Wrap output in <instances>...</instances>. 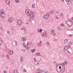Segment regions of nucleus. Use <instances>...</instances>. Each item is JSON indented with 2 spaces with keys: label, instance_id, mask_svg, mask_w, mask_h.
Instances as JSON below:
<instances>
[{
  "label": "nucleus",
  "instance_id": "f257e3e1",
  "mask_svg": "<svg viewBox=\"0 0 73 73\" xmlns=\"http://www.w3.org/2000/svg\"><path fill=\"white\" fill-rule=\"evenodd\" d=\"M65 67L64 66L63 67H62V65H58L56 68V70L58 72H60V71H62L63 72L65 71Z\"/></svg>",
  "mask_w": 73,
  "mask_h": 73
},
{
  "label": "nucleus",
  "instance_id": "f03ea898",
  "mask_svg": "<svg viewBox=\"0 0 73 73\" xmlns=\"http://www.w3.org/2000/svg\"><path fill=\"white\" fill-rule=\"evenodd\" d=\"M50 16V15L49 14H48V15L45 14L44 15V18L46 19H49V17Z\"/></svg>",
  "mask_w": 73,
  "mask_h": 73
},
{
  "label": "nucleus",
  "instance_id": "7ed1b4c3",
  "mask_svg": "<svg viewBox=\"0 0 73 73\" xmlns=\"http://www.w3.org/2000/svg\"><path fill=\"white\" fill-rule=\"evenodd\" d=\"M67 24L68 25H69V26H71V25H72V22L71 21H68Z\"/></svg>",
  "mask_w": 73,
  "mask_h": 73
},
{
  "label": "nucleus",
  "instance_id": "20e7f679",
  "mask_svg": "<svg viewBox=\"0 0 73 73\" xmlns=\"http://www.w3.org/2000/svg\"><path fill=\"white\" fill-rule=\"evenodd\" d=\"M30 12H31V11L29 9H27L26 10V13L27 15H29L30 14Z\"/></svg>",
  "mask_w": 73,
  "mask_h": 73
},
{
  "label": "nucleus",
  "instance_id": "39448f33",
  "mask_svg": "<svg viewBox=\"0 0 73 73\" xmlns=\"http://www.w3.org/2000/svg\"><path fill=\"white\" fill-rule=\"evenodd\" d=\"M70 0H65L66 2L68 3V4H69L71 3V1Z\"/></svg>",
  "mask_w": 73,
  "mask_h": 73
},
{
  "label": "nucleus",
  "instance_id": "423d86ee",
  "mask_svg": "<svg viewBox=\"0 0 73 73\" xmlns=\"http://www.w3.org/2000/svg\"><path fill=\"white\" fill-rule=\"evenodd\" d=\"M18 24H19V25H20L21 24V20H18L17 21Z\"/></svg>",
  "mask_w": 73,
  "mask_h": 73
},
{
  "label": "nucleus",
  "instance_id": "0eeeda50",
  "mask_svg": "<svg viewBox=\"0 0 73 73\" xmlns=\"http://www.w3.org/2000/svg\"><path fill=\"white\" fill-rule=\"evenodd\" d=\"M27 45L28 46H30L31 45V43L29 42H27Z\"/></svg>",
  "mask_w": 73,
  "mask_h": 73
},
{
  "label": "nucleus",
  "instance_id": "6e6552de",
  "mask_svg": "<svg viewBox=\"0 0 73 73\" xmlns=\"http://www.w3.org/2000/svg\"><path fill=\"white\" fill-rule=\"evenodd\" d=\"M6 3L7 5H9L10 4V3L9 2V0H7Z\"/></svg>",
  "mask_w": 73,
  "mask_h": 73
},
{
  "label": "nucleus",
  "instance_id": "1a4fd4ad",
  "mask_svg": "<svg viewBox=\"0 0 73 73\" xmlns=\"http://www.w3.org/2000/svg\"><path fill=\"white\" fill-rule=\"evenodd\" d=\"M42 29H40V30L39 29L38 30V32H40V33H41L42 32Z\"/></svg>",
  "mask_w": 73,
  "mask_h": 73
},
{
  "label": "nucleus",
  "instance_id": "9d476101",
  "mask_svg": "<svg viewBox=\"0 0 73 73\" xmlns=\"http://www.w3.org/2000/svg\"><path fill=\"white\" fill-rule=\"evenodd\" d=\"M13 50H10V53L11 54V55H12V54H13Z\"/></svg>",
  "mask_w": 73,
  "mask_h": 73
},
{
  "label": "nucleus",
  "instance_id": "9b49d317",
  "mask_svg": "<svg viewBox=\"0 0 73 73\" xmlns=\"http://www.w3.org/2000/svg\"><path fill=\"white\" fill-rule=\"evenodd\" d=\"M64 49L65 50H66L68 49V47L67 46H66L64 47Z\"/></svg>",
  "mask_w": 73,
  "mask_h": 73
},
{
  "label": "nucleus",
  "instance_id": "f8f14e48",
  "mask_svg": "<svg viewBox=\"0 0 73 73\" xmlns=\"http://www.w3.org/2000/svg\"><path fill=\"white\" fill-rule=\"evenodd\" d=\"M36 55L37 56H41V54L39 53H36Z\"/></svg>",
  "mask_w": 73,
  "mask_h": 73
},
{
  "label": "nucleus",
  "instance_id": "ddd939ff",
  "mask_svg": "<svg viewBox=\"0 0 73 73\" xmlns=\"http://www.w3.org/2000/svg\"><path fill=\"white\" fill-rule=\"evenodd\" d=\"M66 64H67V62H66V61H65L64 62H63V65H66Z\"/></svg>",
  "mask_w": 73,
  "mask_h": 73
},
{
  "label": "nucleus",
  "instance_id": "4468645a",
  "mask_svg": "<svg viewBox=\"0 0 73 73\" xmlns=\"http://www.w3.org/2000/svg\"><path fill=\"white\" fill-rule=\"evenodd\" d=\"M36 51V49H33L32 51H31V52L32 53H33L34 52Z\"/></svg>",
  "mask_w": 73,
  "mask_h": 73
},
{
  "label": "nucleus",
  "instance_id": "2eb2a0df",
  "mask_svg": "<svg viewBox=\"0 0 73 73\" xmlns=\"http://www.w3.org/2000/svg\"><path fill=\"white\" fill-rule=\"evenodd\" d=\"M21 40L22 41H24V40H25V38H22L21 39Z\"/></svg>",
  "mask_w": 73,
  "mask_h": 73
},
{
  "label": "nucleus",
  "instance_id": "dca6fc26",
  "mask_svg": "<svg viewBox=\"0 0 73 73\" xmlns=\"http://www.w3.org/2000/svg\"><path fill=\"white\" fill-rule=\"evenodd\" d=\"M68 41V39H66L64 40V42L65 43L67 42Z\"/></svg>",
  "mask_w": 73,
  "mask_h": 73
},
{
  "label": "nucleus",
  "instance_id": "f3484780",
  "mask_svg": "<svg viewBox=\"0 0 73 73\" xmlns=\"http://www.w3.org/2000/svg\"><path fill=\"white\" fill-rule=\"evenodd\" d=\"M1 17H4L5 16V14H2V15H1Z\"/></svg>",
  "mask_w": 73,
  "mask_h": 73
},
{
  "label": "nucleus",
  "instance_id": "a211bd4d",
  "mask_svg": "<svg viewBox=\"0 0 73 73\" xmlns=\"http://www.w3.org/2000/svg\"><path fill=\"white\" fill-rule=\"evenodd\" d=\"M23 57H21V61L20 62H23Z\"/></svg>",
  "mask_w": 73,
  "mask_h": 73
},
{
  "label": "nucleus",
  "instance_id": "6ab92c4d",
  "mask_svg": "<svg viewBox=\"0 0 73 73\" xmlns=\"http://www.w3.org/2000/svg\"><path fill=\"white\" fill-rule=\"evenodd\" d=\"M0 44L1 45H2L3 44V41H0Z\"/></svg>",
  "mask_w": 73,
  "mask_h": 73
},
{
  "label": "nucleus",
  "instance_id": "aec40b11",
  "mask_svg": "<svg viewBox=\"0 0 73 73\" xmlns=\"http://www.w3.org/2000/svg\"><path fill=\"white\" fill-rule=\"evenodd\" d=\"M14 42L15 43L16 45H17V42H16V40H15L14 41Z\"/></svg>",
  "mask_w": 73,
  "mask_h": 73
},
{
  "label": "nucleus",
  "instance_id": "412c9836",
  "mask_svg": "<svg viewBox=\"0 0 73 73\" xmlns=\"http://www.w3.org/2000/svg\"><path fill=\"white\" fill-rule=\"evenodd\" d=\"M54 30H52L51 31V33H54Z\"/></svg>",
  "mask_w": 73,
  "mask_h": 73
},
{
  "label": "nucleus",
  "instance_id": "4be33fe9",
  "mask_svg": "<svg viewBox=\"0 0 73 73\" xmlns=\"http://www.w3.org/2000/svg\"><path fill=\"white\" fill-rule=\"evenodd\" d=\"M31 17H33V14H31L30 15Z\"/></svg>",
  "mask_w": 73,
  "mask_h": 73
},
{
  "label": "nucleus",
  "instance_id": "5701e85b",
  "mask_svg": "<svg viewBox=\"0 0 73 73\" xmlns=\"http://www.w3.org/2000/svg\"><path fill=\"white\" fill-rule=\"evenodd\" d=\"M3 11H4V10H2L1 13H2V14H4V12H3Z\"/></svg>",
  "mask_w": 73,
  "mask_h": 73
},
{
  "label": "nucleus",
  "instance_id": "b1692460",
  "mask_svg": "<svg viewBox=\"0 0 73 73\" xmlns=\"http://www.w3.org/2000/svg\"><path fill=\"white\" fill-rule=\"evenodd\" d=\"M32 7H33L34 8L35 7V4H34L32 5Z\"/></svg>",
  "mask_w": 73,
  "mask_h": 73
},
{
  "label": "nucleus",
  "instance_id": "393cba45",
  "mask_svg": "<svg viewBox=\"0 0 73 73\" xmlns=\"http://www.w3.org/2000/svg\"><path fill=\"white\" fill-rule=\"evenodd\" d=\"M43 34L44 35H46V32L45 31L43 33Z\"/></svg>",
  "mask_w": 73,
  "mask_h": 73
},
{
  "label": "nucleus",
  "instance_id": "a878e982",
  "mask_svg": "<svg viewBox=\"0 0 73 73\" xmlns=\"http://www.w3.org/2000/svg\"><path fill=\"white\" fill-rule=\"evenodd\" d=\"M15 2L16 3H19V0H16Z\"/></svg>",
  "mask_w": 73,
  "mask_h": 73
},
{
  "label": "nucleus",
  "instance_id": "bb28decb",
  "mask_svg": "<svg viewBox=\"0 0 73 73\" xmlns=\"http://www.w3.org/2000/svg\"><path fill=\"white\" fill-rule=\"evenodd\" d=\"M14 73H17V70H15L14 71Z\"/></svg>",
  "mask_w": 73,
  "mask_h": 73
},
{
  "label": "nucleus",
  "instance_id": "cd10ccee",
  "mask_svg": "<svg viewBox=\"0 0 73 73\" xmlns=\"http://www.w3.org/2000/svg\"><path fill=\"white\" fill-rule=\"evenodd\" d=\"M25 48L26 49H28V47L27 46H25Z\"/></svg>",
  "mask_w": 73,
  "mask_h": 73
},
{
  "label": "nucleus",
  "instance_id": "c85d7f7f",
  "mask_svg": "<svg viewBox=\"0 0 73 73\" xmlns=\"http://www.w3.org/2000/svg\"><path fill=\"white\" fill-rule=\"evenodd\" d=\"M30 21H32L33 20V18H30Z\"/></svg>",
  "mask_w": 73,
  "mask_h": 73
},
{
  "label": "nucleus",
  "instance_id": "c756f323",
  "mask_svg": "<svg viewBox=\"0 0 73 73\" xmlns=\"http://www.w3.org/2000/svg\"><path fill=\"white\" fill-rule=\"evenodd\" d=\"M37 45H38L39 46H41V45L40 43H38Z\"/></svg>",
  "mask_w": 73,
  "mask_h": 73
},
{
  "label": "nucleus",
  "instance_id": "7c9ffc66",
  "mask_svg": "<svg viewBox=\"0 0 73 73\" xmlns=\"http://www.w3.org/2000/svg\"><path fill=\"white\" fill-rule=\"evenodd\" d=\"M68 21H65V23L66 24H68Z\"/></svg>",
  "mask_w": 73,
  "mask_h": 73
},
{
  "label": "nucleus",
  "instance_id": "2f4dec72",
  "mask_svg": "<svg viewBox=\"0 0 73 73\" xmlns=\"http://www.w3.org/2000/svg\"><path fill=\"white\" fill-rule=\"evenodd\" d=\"M36 58H34V61H35V62H36Z\"/></svg>",
  "mask_w": 73,
  "mask_h": 73
},
{
  "label": "nucleus",
  "instance_id": "473e14b6",
  "mask_svg": "<svg viewBox=\"0 0 73 73\" xmlns=\"http://www.w3.org/2000/svg\"><path fill=\"white\" fill-rule=\"evenodd\" d=\"M53 11H52L50 12V14L52 15V14H53Z\"/></svg>",
  "mask_w": 73,
  "mask_h": 73
},
{
  "label": "nucleus",
  "instance_id": "72a5a7b5",
  "mask_svg": "<svg viewBox=\"0 0 73 73\" xmlns=\"http://www.w3.org/2000/svg\"><path fill=\"white\" fill-rule=\"evenodd\" d=\"M6 57L7 58H9V57H8V54L7 55Z\"/></svg>",
  "mask_w": 73,
  "mask_h": 73
},
{
  "label": "nucleus",
  "instance_id": "f704fd0d",
  "mask_svg": "<svg viewBox=\"0 0 73 73\" xmlns=\"http://www.w3.org/2000/svg\"><path fill=\"white\" fill-rule=\"evenodd\" d=\"M5 57V55L4 54L2 55V57Z\"/></svg>",
  "mask_w": 73,
  "mask_h": 73
},
{
  "label": "nucleus",
  "instance_id": "c9c22d12",
  "mask_svg": "<svg viewBox=\"0 0 73 73\" xmlns=\"http://www.w3.org/2000/svg\"><path fill=\"white\" fill-rule=\"evenodd\" d=\"M22 52H25V50L22 49Z\"/></svg>",
  "mask_w": 73,
  "mask_h": 73
},
{
  "label": "nucleus",
  "instance_id": "e433bc0d",
  "mask_svg": "<svg viewBox=\"0 0 73 73\" xmlns=\"http://www.w3.org/2000/svg\"><path fill=\"white\" fill-rule=\"evenodd\" d=\"M13 19L12 17H11L10 18H9V19H10L9 20H10V21H11V19Z\"/></svg>",
  "mask_w": 73,
  "mask_h": 73
},
{
  "label": "nucleus",
  "instance_id": "4c0bfd02",
  "mask_svg": "<svg viewBox=\"0 0 73 73\" xmlns=\"http://www.w3.org/2000/svg\"><path fill=\"white\" fill-rule=\"evenodd\" d=\"M23 45L24 46H25V43H23Z\"/></svg>",
  "mask_w": 73,
  "mask_h": 73
},
{
  "label": "nucleus",
  "instance_id": "58836bf2",
  "mask_svg": "<svg viewBox=\"0 0 73 73\" xmlns=\"http://www.w3.org/2000/svg\"><path fill=\"white\" fill-rule=\"evenodd\" d=\"M67 46L68 48H70V45H68Z\"/></svg>",
  "mask_w": 73,
  "mask_h": 73
},
{
  "label": "nucleus",
  "instance_id": "ea45409f",
  "mask_svg": "<svg viewBox=\"0 0 73 73\" xmlns=\"http://www.w3.org/2000/svg\"><path fill=\"white\" fill-rule=\"evenodd\" d=\"M38 71H39V72H40V70H40V69H38Z\"/></svg>",
  "mask_w": 73,
  "mask_h": 73
},
{
  "label": "nucleus",
  "instance_id": "a19ab883",
  "mask_svg": "<svg viewBox=\"0 0 73 73\" xmlns=\"http://www.w3.org/2000/svg\"><path fill=\"white\" fill-rule=\"evenodd\" d=\"M57 40V39H55L54 40V41H56Z\"/></svg>",
  "mask_w": 73,
  "mask_h": 73
},
{
  "label": "nucleus",
  "instance_id": "79ce46f5",
  "mask_svg": "<svg viewBox=\"0 0 73 73\" xmlns=\"http://www.w3.org/2000/svg\"><path fill=\"white\" fill-rule=\"evenodd\" d=\"M60 15H61V16H63V13H61Z\"/></svg>",
  "mask_w": 73,
  "mask_h": 73
},
{
  "label": "nucleus",
  "instance_id": "37998d69",
  "mask_svg": "<svg viewBox=\"0 0 73 73\" xmlns=\"http://www.w3.org/2000/svg\"><path fill=\"white\" fill-rule=\"evenodd\" d=\"M45 73H49L47 71H45Z\"/></svg>",
  "mask_w": 73,
  "mask_h": 73
},
{
  "label": "nucleus",
  "instance_id": "c03bdc74",
  "mask_svg": "<svg viewBox=\"0 0 73 73\" xmlns=\"http://www.w3.org/2000/svg\"><path fill=\"white\" fill-rule=\"evenodd\" d=\"M42 37H44V34H42Z\"/></svg>",
  "mask_w": 73,
  "mask_h": 73
},
{
  "label": "nucleus",
  "instance_id": "a18cd8bd",
  "mask_svg": "<svg viewBox=\"0 0 73 73\" xmlns=\"http://www.w3.org/2000/svg\"><path fill=\"white\" fill-rule=\"evenodd\" d=\"M58 29H59V30H61V28L59 27L58 28Z\"/></svg>",
  "mask_w": 73,
  "mask_h": 73
},
{
  "label": "nucleus",
  "instance_id": "49530a36",
  "mask_svg": "<svg viewBox=\"0 0 73 73\" xmlns=\"http://www.w3.org/2000/svg\"><path fill=\"white\" fill-rule=\"evenodd\" d=\"M61 26H64V24H63V23H62L61 24Z\"/></svg>",
  "mask_w": 73,
  "mask_h": 73
},
{
  "label": "nucleus",
  "instance_id": "de8ad7c7",
  "mask_svg": "<svg viewBox=\"0 0 73 73\" xmlns=\"http://www.w3.org/2000/svg\"><path fill=\"white\" fill-rule=\"evenodd\" d=\"M7 33H8V34H9V31H7Z\"/></svg>",
  "mask_w": 73,
  "mask_h": 73
},
{
  "label": "nucleus",
  "instance_id": "09e8293b",
  "mask_svg": "<svg viewBox=\"0 0 73 73\" xmlns=\"http://www.w3.org/2000/svg\"><path fill=\"white\" fill-rule=\"evenodd\" d=\"M9 19L8 20V22L9 23V22L11 21H10V20H9Z\"/></svg>",
  "mask_w": 73,
  "mask_h": 73
},
{
  "label": "nucleus",
  "instance_id": "8fccbe9b",
  "mask_svg": "<svg viewBox=\"0 0 73 73\" xmlns=\"http://www.w3.org/2000/svg\"><path fill=\"white\" fill-rule=\"evenodd\" d=\"M24 72H26V69H25L23 70Z\"/></svg>",
  "mask_w": 73,
  "mask_h": 73
},
{
  "label": "nucleus",
  "instance_id": "3c124183",
  "mask_svg": "<svg viewBox=\"0 0 73 73\" xmlns=\"http://www.w3.org/2000/svg\"><path fill=\"white\" fill-rule=\"evenodd\" d=\"M4 73H7V71H4Z\"/></svg>",
  "mask_w": 73,
  "mask_h": 73
},
{
  "label": "nucleus",
  "instance_id": "603ef678",
  "mask_svg": "<svg viewBox=\"0 0 73 73\" xmlns=\"http://www.w3.org/2000/svg\"><path fill=\"white\" fill-rule=\"evenodd\" d=\"M47 45H49V43L48 42H47Z\"/></svg>",
  "mask_w": 73,
  "mask_h": 73
},
{
  "label": "nucleus",
  "instance_id": "864d4df0",
  "mask_svg": "<svg viewBox=\"0 0 73 73\" xmlns=\"http://www.w3.org/2000/svg\"><path fill=\"white\" fill-rule=\"evenodd\" d=\"M36 72H39V71H38V70H36Z\"/></svg>",
  "mask_w": 73,
  "mask_h": 73
},
{
  "label": "nucleus",
  "instance_id": "5fc2aeb1",
  "mask_svg": "<svg viewBox=\"0 0 73 73\" xmlns=\"http://www.w3.org/2000/svg\"><path fill=\"white\" fill-rule=\"evenodd\" d=\"M13 21V20H11L10 21L11 23H12V21Z\"/></svg>",
  "mask_w": 73,
  "mask_h": 73
},
{
  "label": "nucleus",
  "instance_id": "6e6d98bb",
  "mask_svg": "<svg viewBox=\"0 0 73 73\" xmlns=\"http://www.w3.org/2000/svg\"><path fill=\"white\" fill-rule=\"evenodd\" d=\"M56 19H59V18L57 17H56Z\"/></svg>",
  "mask_w": 73,
  "mask_h": 73
},
{
  "label": "nucleus",
  "instance_id": "4d7b16f0",
  "mask_svg": "<svg viewBox=\"0 0 73 73\" xmlns=\"http://www.w3.org/2000/svg\"><path fill=\"white\" fill-rule=\"evenodd\" d=\"M39 43H40V44H41L42 43V42L41 41H40L39 42Z\"/></svg>",
  "mask_w": 73,
  "mask_h": 73
},
{
  "label": "nucleus",
  "instance_id": "13d9d810",
  "mask_svg": "<svg viewBox=\"0 0 73 73\" xmlns=\"http://www.w3.org/2000/svg\"><path fill=\"white\" fill-rule=\"evenodd\" d=\"M68 53H69L70 54H71L70 52H69V51H68Z\"/></svg>",
  "mask_w": 73,
  "mask_h": 73
},
{
  "label": "nucleus",
  "instance_id": "bf43d9fd",
  "mask_svg": "<svg viewBox=\"0 0 73 73\" xmlns=\"http://www.w3.org/2000/svg\"><path fill=\"white\" fill-rule=\"evenodd\" d=\"M1 30H3V29H2V27H1Z\"/></svg>",
  "mask_w": 73,
  "mask_h": 73
},
{
  "label": "nucleus",
  "instance_id": "052dcab7",
  "mask_svg": "<svg viewBox=\"0 0 73 73\" xmlns=\"http://www.w3.org/2000/svg\"><path fill=\"white\" fill-rule=\"evenodd\" d=\"M0 17H1V15L0 14Z\"/></svg>",
  "mask_w": 73,
  "mask_h": 73
},
{
  "label": "nucleus",
  "instance_id": "680f3d73",
  "mask_svg": "<svg viewBox=\"0 0 73 73\" xmlns=\"http://www.w3.org/2000/svg\"><path fill=\"white\" fill-rule=\"evenodd\" d=\"M40 73H45V72H41Z\"/></svg>",
  "mask_w": 73,
  "mask_h": 73
},
{
  "label": "nucleus",
  "instance_id": "e2e57ef3",
  "mask_svg": "<svg viewBox=\"0 0 73 73\" xmlns=\"http://www.w3.org/2000/svg\"><path fill=\"white\" fill-rule=\"evenodd\" d=\"M21 30H23V28H21Z\"/></svg>",
  "mask_w": 73,
  "mask_h": 73
},
{
  "label": "nucleus",
  "instance_id": "0e129e2a",
  "mask_svg": "<svg viewBox=\"0 0 73 73\" xmlns=\"http://www.w3.org/2000/svg\"><path fill=\"white\" fill-rule=\"evenodd\" d=\"M57 65H58V63H57L56 64V66H57Z\"/></svg>",
  "mask_w": 73,
  "mask_h": 73
},
{
  "label": "nucleus",
  "instance_id": "69168bd1",
  "mask_svg": "<svg viewBox=\"0 0 73 73\" xmlns=\"http://www.w3.org/2000/svg\"><path fill=\"white\" fill-rule=\"evenodd\" d=\"M69 43H70V44H72V42H69Z\"/></svg>",
  "mask_w": 73,
  "mask_h": 73
},
{
  "label": "nucleus",
  "instance_id": "338daca9",
  "mask_svg": "<svg viewBox=\"0 0 73 73\" xmlns=\"http://www.w3.org/2000/svg\"><path fill=\"white\" fill-rule=\"evenodd\" d=\"M38 64H39V62H38V63H37V65H38Z\"/></svg>",
  "mask_w": 73,
  "mask_h": 73
},
{
  "label": "nucleus",
  "instance_id": "774afa93",
  "mask_svg": "<svg viewBox=\"0 0 73 73\" xmlns=\"http://www.w3.org/2000/svg\"><path fill=\"white\" fill-rule=\"evenodd\" d=\"M62 1H64V0H61Z\"/></svg>",
  "mask_w": 73,
  "mask_h": 73
}]
</instances>
